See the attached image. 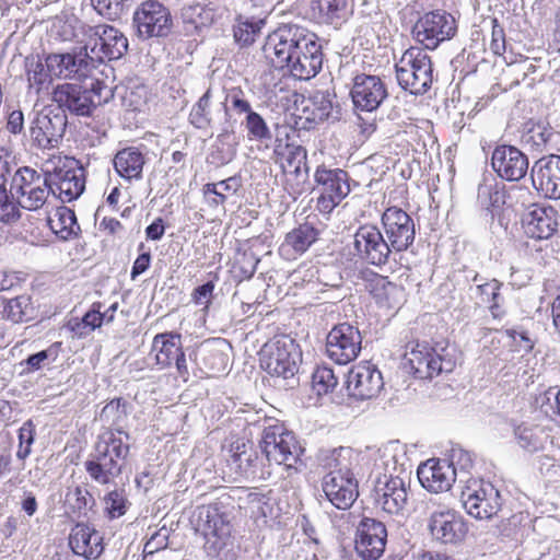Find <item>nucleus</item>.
Wrapping results in <instances>:
<instances>
[{
  "label": "nucleus",
  "mask_w": 560,
  "mask_h": 560,
  "mask_svg": "<svg viewBox=\"0 0 560 560\" xmlns=\"http://www.w3.org/2000/svg\"><path fill=\"white\" fill-rule=\"evenodd\" d=\"M260 366L271 377L275 385L284 389L299 385V364L302 361L300 346L289 335H279L266 342L259 352Z\"/></svg>",
  "instance_id": "obj_1"
},
{
  "label": "nucleus",
  "mask_w": 560,
  "mask_h": 560,
  "mask_svg": "<svg viewBox=\"0 0 560 560\" xmlns=\"http://www.w3.org/2000/svg\"><path fill=\"white\" fill-rule=\"evenodd\" d=\"M112 97V89L100 80L93 81L90 86L70 82L59 83L51 91V102L57 110L75 117L93 116L96 108Z\"/></svg>",
  "instance_id": "obj_2"
},
{
  "label": "nucleus",
  "mask_w": 560,
  "mask_h": 560,
  "mask_svg": "<svg viewBox=\"0 0 560 560\" xmlns=\"http://www.w3.org/2000/svg\"><path fill=\"white\" fill-rule=\"evenodd\" d=\"M129 452V442L115 435L114 431H105L100 435L94 452L84 462V468L96 483L109 485L121 475Z\"/></svg>",
  "instance_id": "obj_3"
},
{
  "label": "nucleus",
  "mask_w": 560,
  "mask_h": 560,
  "mask_svg": "<svg viewBox=\"0 0 560 560\" xmlns=\"http://www.w3.org/2000/svg\"><path fill=\"white\" fill-rule=\"evenodd\" d=\"M259 448L270 465H283L287 469L299 471L305 466L302 456L305 447L294 432L288 430L282 423L265 427L259 441Z\"/></svg>",
  "instance_id": "obj_4"
},
{
  "label": "nucleus",
  "mask_w": 560,
  "mask_h": 560,
  "mask_svg": "<svg viewBox=\"0 0 560 560\" xmlns=\"http://www.w3.org/2000/svg\"><path fill=\"white\" fill-rule=\"evenodd\" d=\"M314 39H317V35L305 26L282 23L267 36L262 51L275 68L284 70L288 61L296 52L301 54V49H306Z\"/></svg>",
  "instance_id": "obj_5"
},
{
  "label": "nucleus",
  "mask_w": 560,
  "mask_h": 560,
  "mask_svg": "<svg viewBox=\"0 0 560 560\" xmlns=\"http://www.w3.org/2000/svg\"><path fill=\"white\" fill-rule=\"evenodd\" d=\"M395 73L400 89L415 96L429 92L435 80L431 57L417 46L402 52L395 63Z\"/></svg>",
  "instance_id": "obj_6"
},
{
  "label": "nucleus",
  "mask_w": 560,
  "mask_h": 560,
  "mask_svg": "<svg viewBox=\"0 0 560 560\" xmlns=\"http://www.w3.org/2000/svg\"><path fill=\"white\" fill-rule=\"evenodd\" d=\"M8 191L10 200H16L21 208L28 211L40 209L50 195L47 172L21 166L13 173Z\"/></svg>",
  "instance_id": "obj_7"
},
{
  "label": "nucleus",
  "mask_w": 560,
  "mask_h": 560,
  "mask_svg": "<svg viewBox=\"0 0 560 560\" xmlns=\"http://www.w3.org/2000/svg\"><path fill=\"white\" fill-rule=\"evenodd\" d=\"M88 40L82 50L88 54L92 67L105 59L117 60L128 50V39L116 27L107 24L88 26L84 30Z\"/></svg>",
  "instance_id": "obj_8"
},
{
  "label": "nucleus",
  "mask_w": 560,
  "mask_h": 560,
  "mask_svg": "<svg viewBox=\"0 0 560 560\" xmlns=\"http://www.w3.org/2000/svg\"><path fill=\"white\" fill-rule=\"evenodd\" d=\"M410 483L400 476L378 474L374 480V504L389 515L405 516L408 512Z\"/></svg>",
  "instance_id": "obj_9"
},
{
  "label": "nucleus",
  "mask_w": 560,
  "mask_h": 560,
  "mask_svg": "<svg viewBox=\"0 0 560 560\" xmlns=\"http://www.w3.org/2000/svg\"><path fill=\"white\" fill-rule=\"evenodd\" d=\"M457 25L454 16L442 10L422 14L412 27L413 38L425 49L434 50L439 45L455 36Z\"/></svg>",
  "instance_id": "obj_10"
},
{
  "label": "nucleus",
  "mask_w": 560,
  "mask_h": 560,
  "mask_svg": "<svg viewBox=\"0 0 560 560\" xmlns=\"http://www.w3.org/2000/svg\"><path fill=\"white\" fill-rule=\"evenodd\" d=\"M336 93L330 90H316L304 97L296 107V125L303 129H312L324 121H336L340 118V107Z\"/></svg>",
  "instance_id": "obj_11"
},
{
  "label": "nucleus",
  "mask_w": 560,
  "mask_h": 560,
  "mask_svg": "<svg viewBox=\"0 0 560 560\" xmlns=\"http://www.w3.org/2000/svg\"><path fill=\"white\" fill-rule=\"evenodd\" d=\"M137 36L143 40L167 37L173 30V18L167 7L156 0L142 2L133 12Z\"/></svg>",
  "instance_id": "obj_12"
},
{
  "label": "nucleus",
  "mask_w": 560,
  "mask_h": 560,
  "mask_svg": "<svg viewBox=\"0 0 560 560\" xmlns=\"http://www.w3.org/2000/svg\"><path fill=\"white\" fill-rule=\"evenodd\" d=\"M460 500L466 512L477 520L491 518L502 505L499 490L485 480H470L463 489Z\"/></svg>",
  "instance_id": "obj_13"
},
{
  "label": "nucleus",
  "mask_w": 560,
  "mask_h": 560,
  "mask_svg": "<svg viewBox=\"0 0 560 560\" xmlns=\"http://www.w3.org/2000/svg\"><path fill=\"white\" fill-rule=\"evenodd\" d=\"M353 255L361 261L381 267L388 262L393 249L376 225H360L353 234Z\"/></svg>",
  "instance_id": "obj_14"
},
{
  "label": "nucleus",
  "mask_w": 560,
  "mask_h": 560,
  "mask_svg": "<svg viewBox=\"0 0 560 560\" xmlns=\"http://www.w3.org/2000/svg\"><path fill=\"white\" fill-rule=\"evenodd\" d=\"M385 240L393 253L408 250L416 238V224L409 213L398 207H388L381 218Z\"/></svg>",
  "instance_id": "obj_15"
},
{
  "label": "nucleus",
  "mask_w": 560,
  "mask_h": 560,
  "mask_svg": "<svg viewBox=\"0 0 560 560\" xmlns=\"http://www.w3.org/2000/svg\"><path fill=\"white\" fill-rule=\"evenodd\" d=\"M361 345L360 330L349 323L335 325L326 337L327 355L340 365L357 359Z\"/></svg>",
  "instance_id": "obj_16"
},
{
  "label": "nucleus",
  "mask_w": 560,
  "mask_h": 560,
  "mask_svg": "<svg viewBox=\"0 0 560 560\" xmlns=\"http://www.w3.org/2000/svg\"><path fill=\"white\" fill-rule=\"evenodd\" d=\"M49 191L62 202L78 199L85 189L84 168L75 160L47 172Z\"/></svg>",
  "instance_id": "obj_17"
},
{
  "label": "nucleus",
  "mask_w": 560,
  "mask_h": 560,
  "mask_svg": "<svg viewBox=\"0 0 560 560\" xmlns=\"http://www.w3.org/2000/svg\"><path fill=\"white\" fill-rule=\"evenodd\" d=\"M230 102L232 108L237 114H245L243 125L247 132V139L252 141L266 142L271 140L272 132L267 125L265 118L257 112L253 110L250 103L245 98L244 92L240 88H233L225 96L222 107L225 116L230 115L226 103Z\"/></svg>",
  "instance_id": "obj_18"
},
{
  "label": "nucleus",
  "mask_w": 560,
  "mask_h": 560,
  "mask_svg": "<svg viewBox=\"0 0 560 560\" xmlns=\"http://www.w3.org/2000/svg\"><path fill=\"white\" fill-rule=\"evenodd\" d=\"M68 118L63 112L46 107L36 114L31 125V137L42 149L58 147L65 136Z\"/></svg>",
  "instance_id": "obj_19"
},
{
  "label": "nucleus",
  "mask_w": 560,
  "mask_h": 560,
  "mask_svg": "<svg viewBox=\"0 0 560 560\" xmlns=\"http://www.w3.org/2000/svg\"><path fill=\"white\" fill-rule=\"evenodd\" d=\"M408 363L416 377L432 378L443 372H452L455 362L447 359L431 347L428 342H417L407 353Z\"/></svg>",
  "instance_id": "obj_20"
},
{
  "label": "nucleus",
  "mask_w": 560,
  "mask_h": 560,
  "mask_svg": "<svg viewBox=\"0 0 560 560\" xmlns=\"http://www.w3.org/2000/svg\"><path fill=\"white\" fill-rule=\"evenodd\" d=\"M151 353H154L155 363L161 369L175 365L178 375L184 380L188 378L189 371L180 334L166 331L155 335L151 345Z\"/></svg>",
  "instance_id": "obj_21"
},
{
  "label": "nucleus",
  "mask_w": 560,
  "mask_h": 560,
  "mask_svg": "<svg viewBox=\"0 0 560 560\" xmlns=\"http://www.w3.org/2000/svg\"><path fill=\"white\" fill-rule=\"evenodd\" d=\"M428 528L433 540L452 546L460 544L468 533L465 518L453 509L432 512Z\"/></svg>",
  "instance_id": "obj_22"
},
{
  "label": "nucleus",
  "mask_w": 560,
  "mask_h": 560,
  "mask_svg": "<svg viewBox=\"0 0 560 560\" xmlns=\"http://www.w3.org/2000/svg\"><path fill=\"white\" fill-rule=\"evenodd\" d=\"M387 541V529L383 522L363 517L357 526L355 551L363 560L382 557Z\"/></svg>",
  "instance_id": "obj_23"
},
{
  "label": "nucleus",
  "mask_w": 560,
  "mask_h": 560,
  "mask_svg": "<svg viewBox=\"0 0 560 560\" xmlns=\"http://www.w3.org/2000/svg\"><path fill=\"white\" fill-rule=\"evenodd\" d=\"M384 386L382 373L375 365L360 363L347 374L346 388L350 397L358 400L372 399Z\"/></svg>",
  "instance_id": "obj_24"
},
{
  "label": "nucleus",
  "mask_w": 560,
  "mask_h": 560,
  "mask_svg": "<svg viewBox=\"0 0 560 560\" xmlns=\"http://www.w3.org/2000/svg\"><path fill=\"white\" fill-rule=\"evenodd\" d=\"M350 95L355 108L373 112L387 98L388 92L378 75L360 73L353 78Z\"/></svg>",
  "instance_id": "obj_25"
},
{
  "label": "nucleus",
  "mask_w": 560,
  "mask_h": 560,
  "mask_svg": "<svg viewBox=\"0 0 560 560\" xmlns=\"http://www.w3.org/2000/svg\"><path fill=\"white\" fill-rule=\"evenodd\" d=\"M528 158L518 148L499 144L491 155V166L495 174L508 182H518L528 171Z\"/></svg>",
  "instance_id": "obj_26"
},
{
  "label": "nucleus",
  "mask_w": 560,
  "mask_h": 560,
  "mask_svg": "<svg viewBox=\"0 0 560 560\" xmlns=\"http://www.w3.org/2000/svg\"><path fill=\"white\" fill-rule=\"evenodd\" d=\"M533 186L545 197L560 199V155L549 154L537 160L530 170Z\"/></svg>",
  "instance_id": "obj_27"
},
{
  "label": "nucleus",
  "mask_w": 560,
  "mask_h": 560,
  "mask_svg": "<svg viewBox=\"0 0 560 560\" xmlns=\"http://www.w3.org/2000/svg\"><path fill=\"white\" fill-rule=\"evenodd\" d=\"M419 482L433 493L447 491L456 479V468L445 458H431L417 470Z\"/></svg>",
  "instance_id": "obj_28"
},
{
  "label": "nucleus",
  "mask_w": 560,
  "mask_h": 560,
  "mask_svg": "<svg viewBox=\"0 0 560 560\" xmlns=\"http://www.w3.org/2000/svg\"><path fill=\"white\" fill-rule=\"evenodd\" d=\"M47 71L56 78L85 77L92 61L88 54L80 48L78 54H49L46 57Z\"/></svg>",
  "instance_id": "obj_29"
},
{
  "label": "nucleus",
  "mask_w": 560,
  "mask_h": 560,
  "mask_svg": "<svg viewBox=\"0 0 560 560\" xmlns=\"http://www.w3.org/2000/svg\"><path fill=\"white\" fill-rule=\"evenodd\" d=\"M326 498L339 510L349 509L359 495L354 476L326 475L323 479Z\"/></svg>",
  "instance_id": "obj_30"
},
{
  "label": "nucleus",
  "mask_w": 560,
  "mask_h": 560,
  "mask_svg": "<svg viewBox=\"0 0 560 560\" xmlns=\"http://www.w3.org/2000/svg\"><path fill=\"white\" fill-rule=\"evenodd\" d=\"M197 527L207 538H226L231 534L230 515L223 511L221 502L202 505L198 508Z\"/></svg>",
  "instance_id": "obj_31"
},
{
  "label": "nucleus",
  "mask_w": 560,
  "mask_h": 560,
  "mask_svg": "<svg viewBox=\"0 0 560 560\" xmlns=\"http://www.w3.org/2000/svg\"><path fill=\"white\" fill-rule=\"evenodd\" d=\"M323 52L322 45L314 39L306 49H301V54L296 52L294 57L285 65L284 69L299 80H310L314 78L322 69Z\"/></svg>",
  "instance_id": "obj_32"
},
{
  "label": "nucleus",
  "mask_w": 560,
  "mask_h": 560,
  "mask_svg": "<svg viewBox=\"0 0 560 560\" xmlns=\"http://www.w3.org/2000/svg\"><path fill=\"white\" fill-rule=\"evenodd\" d=\"M69 546L77 556L97 559L104 551L103 535L86 524L78 523L71 529Z\"/></svg>",
  "instance_id": "obj_33"
},
{
  "label": "nucleus",
  "mask_w": 560,
  "mask_h": 560,
  "mask_svg": "<svg viewBox=\"0 0 560 560\" xmlns=\"http://www.w3.org/2000/svg\"><path fill=\"white\" fill-rule=\"evenodd\" d=\"M522 223L526 235L535 240L550 238L559 225L552 207H535L524 214Z\"/></svg>",
  "instance_id": "obj_34"
},
{
  "label": "nucleus",
  "mask_w": 560,
  "mask_h": 560,
  "mask_svg": "<svg viewBox=\"0 0 560 560\" xmlns=\"http://www.w3.org/2000/svg\"><path fill=\"white\" fill-rule=\"evenodd\" d=\"M313 18L320 24L340 27L353 13L352 0H313Z\"/></svg>",
  "instance_id": "obj_35"
},
{
  "label": "nucleus",
  "mask_w": 560,
  "mask_h": 560,
  "mask_svg": "<svg viewBox=\"0 0 560 560\" xmlns=\"http://www.w3.org/2000/svg\"><path fill=\"white\" fill-rule=\"evenodd\" d=\"M230 453L229 462L240 474L260 479H266V475L270 476V471H266L262 467L264 455L259 456L252 445L236 442L231 445Z\"/></svg>",
  "instance_id": "obj_36"
},
{
  "label": "nucleus",
  "mask_w": 560,
  "mask_h": 560,
  "mask_svg": "<svg viewBox=\"0 0 560 560\" xmlns=\"http://www.w3.org/2000/svg\"><path fill=\"white\" fill-rule=\"evenodd\" d=\"M366 288L380 307L393 310L398 307L405 299V290L388 280L387 277L371 272L366 279Z\"/></svg>",
  "instance_id": "obj_37"
},
{
  "label": "nucleus",
  "mask_w": 560,
  "mask_h": 560,
  "mask_svg": "<svg viewBox=\"0 0 560 560\" xmlns=\"http://www.w3.org/2000/svg\"><path fill=\"white\" fill-rule=\"evenodd\" d=\"M316 458L318 465L328 470L327 475L353 476L352 466L357 455L351 447L322 448Z\"/></svg>",
  "instance_id": "obj_38"
},
{
  "label": "nucleus",
  "mask_w": 560,
  "mask_h": 560,
  "mask_svg": "<svg viewBox=\"0 0 560 560\" xmlns=\"http://www.w3.org/2000/svg\"><path fill=\"white\" fill-rule=\"evenodd\" d=\"M314 180L323 194L343 200L351 191L349 174L341 168H328L319 165Z\"/></svg>",
  "instance_id": "obj_39"
},
{
  "label": "nucleus",
  "mask_w": 560,
  "mask_h": 560,
  "mask_svg": "<svg viewBox=\"0 0 560 560\" xmlns=\"http://www.w3.org/2000/svg\"><path fill=\"white\" fill-rule=\"evenodd\" d=\"M11 155L3 148L0 149V221L12 222L20 218V211L15 203L10 200L8 183L12 180Z\"/></svg>",
  "instance_id": "obj_40"
},
{
  "label": "nucleus",
  "mask_w": 560,
  "mask_h": 560,
  "mask_svg": "<svg viewBox=\"0 0 560 560\" xmlns=\"http://www.w3.org/2000/svg\"><path fill=\"white\" fill-rule=\"evenodd\" d=\"M147 159L136 147L119 150L113 160L116 173L127 182L140 180Z\"/></svg>",
  "instance_id": "obj_41"
},
{
  "label": "nucleus",
  "mask_w": 560,
  "mask_h": 560,
  "mask_svg": "<svg viewBox=\"0 0 560 560\" xmlns=\"http://www.w3.org/2000/svg\"><path fill=\"white\" fill-rule=\"evenodd\" d=\"M128 418V402L124 398H114L108 401L100 413V420L109 425L107 431H114L115 435L121 436L129 442L130 435L124 430Z\"/></svg>",
  "instance_id": "obj_42"
},
{
  "label": "nucleus",
  "mask_w": 560,
  "mask_h": 560,
  "mask_svg": "<svg viewBox=\"0 0 560 560\" xmlns=\"http://www.w3.org/2000/svg\"><path fill=\"white\" fill-rule=\"evenodd\" d=\"M50 230L62 241L79 236L81 229L74 211L68 207H58L54 217L48 218Z\"/></svg>",
  "instance_id": "obj_43"
},
{
  "label": "nucleus",
  "mask_w": 560,
  "mask_h": 560,
  "mask_svg": "<svg viewBox=\"0 0 560 560\" xmlns=\"http://www.w3.org/2000/svg\"><path fill=\"white\" fill-rule=\"evenodd\" d=\"M318 235V230L311 223L300 224L287 233L280 250L289 252L292 249L294 254H303L317 241Z\"/></svg>",
  "instance_id": "obj_44"
},
{
  "label": "nucleus",
  "mask_w": 560,
  "mask_h": 560,
  "mask_svg": "<svg viewBox=\"0 0 560 560\" xmlns=\"http://www.w3.org/2000/svg\"><path fill=\"white\" fill-rule=\"evenodd\" d=\"M237 153V142L229 131H223L217 136L214 143L211 145L206 161L209 165L221 167L231 163Z\"/></svg>",
  "instance_id": "obj_45"
},
{
  "label": "nucleus",
  "mask_w": 560,
  "mask_h": 560,
  "mask_svg": "<svg viewBox=\"0 0 560 560\" xmlns=\"http://www.w3.org/2000/svg\"><path fill=\"white\" fill-rule=\"evenodd\" d=\"M477 202L479 207L491 214L499 215L505 203V190L497 182H483L478 186Z\"/></svg>",
  "instance_id": "obj_46"
},
{
  "label": "nucleus",
  "mask_w": 560,
  "mask_h": 560,
  "mask_svg": "<svg viewBox=\"0 0 560 560\" xmlns=\"http://www.w3.org/2000/svg\"><path fill=\"white\" fill-rule=\"evenodd\" d=\"M264 25L265 20L262 19H249L243 18L242 15L237 16L233 25L234 42L240 47L250 46L256 40V37L260 34Z\"/></svg>",
  "instance_id": "obj_47"
},
{
  "label": "nucleus",
  "mask_w": 560,
  "mask_h": 560,
  "mask_svg": "<svg viewBox=\"0 0 560 560\" xmlns=\"http://www.w3.org/2000/svg\"><path fill=\"white\" fill-rule=\"evenodd\" d=\"M61 342H54L47 349L30 354L25 360L20 362L22 368L21 374H32L45 366H49L59 357Z\"/></svg>",
  "instance_id": "obj_48"
},
{
  "label": "nucleus",
  "mask_w": 560,
  "mask_h": 560,
  "mask_svg": "<svg viewBox=\"0 0 560 560\" xmlns=\"http://www.w3.org/2000/svg\"><path fill=\"white\" fill-rule=\"evenodd\" d=\"M4 314L8 319L18 324L26 323L35 318V307L32 299L27 294L18 295L9 299L4 305Z\"/></svg>",
  "instance_id": "obj_49"
},
{
  "label": "nucleus",
  "mask_w": 560,
  "mask_h": 560,
  "mask_svg": "<svg viewBox=\"0 0 560 560\" xmlns=\"http://www.w3.org/2000/svg\"><path fill=\"white\" fill-rule=\"evenodd\" d=\"M211 90L208 89L202 96L192 105L189 113V122L197 129H208L211 127Z\"/></svg>",
  "instance_id": "obj_50"
},
{
  "label": "nucleus",
  "mask_w": 560,
  "mask_h": 560,
  "mask_svg": "<svg viewBox=\"0 0 560 560\" xmlns=\"http://www.w3.org/2000/svg\"><path fill=\"white\" fill-rule=\"evenodd\" d=\"M104 503L109 518H118L125 515L130 505L124 488H116L109 491L104 497Z\"/></svg>",
  "instance_id": "obj_51"
},
{
  "label": "nucleus",
  "mask_w": 560,
  "mask_h": 560,
  "mask_svg": "<svg viewBox=\"0 0 560 560\" xmlns=\"http://www.w3.org/2000/svg\"><path fill=\"white\" fill-rule=\"evenodd\" d=\"M66 502L80 516L86 515V512L94 505L95 500L88 489L77 486L68 491Z\"/></svg>",
  "instance_id": "obj_52"
},
{
  "label": "nucleus",
  "mask_w": 560,
  "mask_h": 560,
  "mask_svg": "<svg viewBox=\"0 0 560 560\" xmlns=\"http://www.w3.org/2000/svg\"><path fill=\"white\" fill-rule=\"evenodd\" d=\"M96 12L109 21L120 19L129 9L131 0H91Z\"/></svg>",
  "instance_id": "obj_53"
},
{
  "label": "nucleus",
  "mask_w": 560,
  "mask_h": 560,
  "mask_svg": "<svg viewBox=\"0 0 560 560\" xmlns=\"http://www.w3.org/2000/svg\"><path fill=\"white\" fill-rule=\"evenodd\" d=\"M514 436L517 444L529 453L537 452L542 448V440L535 428L521 424L514 429Z\"/></svg>",
  "instance_id": "obj_54"
},
{
  "label": "nucleus",
  "mask_w": 560,
  "mask_h": 560,
  "mask_svg": "<svg viewBox=\"0 0 560 560\" xmlns=\"http://www.w3.org/2000/svg\"><path fill=\"white\" fill-rule=\"evenodd\" d=\"M202 364L209 373H223L228 366V355L217 347L207 345L202 348Z\"/></svg>",
  "instance_id": "obj_55"
},
{
  "label": "nucleus",
  "mask_w": 560,
  "mask_h": 560,
  "mask_svg": "<svg viewBox=\"0 0 560 560\" xmlns=\"http://www.w3.org/2000/svg\"><path fill=\"white\" fill-rule=\"evenodd\" d=\"M27 80L31 86L36 85L39 90L48 79L52 78L47 71L46 61L43 62L39 57H27L25 59Z\"/></svg>",
  "instance_id": "obj_56"
},
{
  "label": "nucleus",
  "mask_w": 560,
  "mask_h": 560,
  "mask_svg": "<svg viewBox=\"0 0 560 560\" xmlns=\"http://www.w3.org/2000/svg\"><path fill=\"white\" fill-rule=\"evenodd\" d=\"M260 259L253 252H243L237 255L233 265V272L240 280H249L256 272Z\"/></svg>",
  "instance_id": "obj_57"
},
{
  "label": "nucleus",
  "mask_w": 560,
  "mask_h": 560,
  "mask_svg": "<svg viewBox=\"0 0 560 560\" xmlns=\"http://www.w3.org/2000/svg\"><path fill=\"white\" fill-rule=\"evenodd\" d=\"M312 384L317 394L323 395L337 386L338 378L331 368L326 365L317 366L312 375Z\"/></svg>",
  "instance_id": "obj_58"
},
{
  "label": "nucleus",
  "mask_w": 560,
  "mask_h": 560,
  "mask_svg": "<svg viewBox=\"0 0 560 560\" xmlns=\"http://www.w3.org/2000/svg\"><path fill=\"white\" fill-rule=\"evenodd\" d=\"M36 436V425L33 420H26L22 427L19 429L18 439H19V448L16 452V457L21 460L26 459L32 453V445L35 442Z\"/></svg>",
  "instance_id": "obj_59"
},
{
  "label": "nucleus",
  "mask_w": 560,
  "mask_h": 560,
  "mask_svg": "<svg viewBox=\"0 0 560 560\" xmlns=\"http://www.w3.org/2000/svg\"><path fill=\"white\" fill-rule=\"evenodd\" d=\"M556 136L551 126L538 122L528 130L527 141H532L533 145L540 150L549 145Z\"/></svg>",
  "instance_id": "obj_60"
},
{
  "label": "nucleus",
  "mask_w": 560,
  "mask_h": 560,
  "mask_svg": "<svg viewBox=\"0 0 560 560\" xmlns=\"http://www.w3.org/2000/svg\"><path fill=\"white\" fill-rule=\"evenodd\" d=\"M503 283L497 279H491L488 282L481 283L477 285V291L481 296V301L483 303H491L494 301L503 300L501 294V288Z\"/></svg>",
  "instance_id": "obj_61"
},
{
  "label": "nucleus",
  "mask_w": 560,
  "mask_h": 560,
  "mask_svg": "<svg viewBox=\"0 0 560 560\" xmlns=\"http://www.w3.org/2000/svg\"><path fill=\"white\" fill-rule=\"evenodd\" d=\"M145 246L143 243H140L138 246V250L140 252L139 256L133 261L131 268V279L135 280L138 276L145 272L151 264V253L149 250H144Z\"/></svg>",
  "instance_id": "obj_62"
},
{
  "label": "nucleus",
  "mask_w": 560,
  "mask_h": 560,
  "mask_svg": "<svg viewBox=\"0 0 560 560\" xmlns=\"http://www.w3.org/2000/svg\"><path fill=\"white\" fill-rule=\"evenodd\" d=\"M168 533L166 528L155 532L144 545V552L152 555L167 547Z\"/></svg>",
  "instance_id": "obj_63"
},
{
  "label": "nucleus",
  "mask_w": 560,
  "mask_h": 560,
  "mask_svg": "<svg viewBox=\"0 0 560 560\" xmlns=\"http://www.w3.org/2000/svg\"><path fill=\"white\" fill-rule=\"evenodd\" d=\"M448 462L453 467L462 471H467L474 465L472 455L465 450L457 448L452 451L451 459Z\"/></svg>",
  "instance_id": "obj_64"
}]
</instances>
